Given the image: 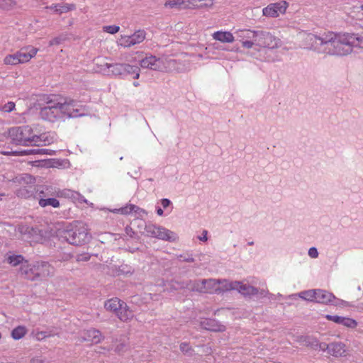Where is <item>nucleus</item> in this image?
Here are the masks:
<instances>
[{"label":"nucleus","mask_w":363,"mask_h":363,"mask_svg":"<svg viewBox=\"0 0 363 363\" xmlns=\"http://www.w3.org/2000/svg\"><path fill=\"white\" fill-rule=\"evenodd\" d=\"M230 289L232 290H238L239 293L245 296H256L257 298H262L267 296L269 294L268 291L264 289H259L249 284H242L240 281H233L230 284Z\"/></svg>","instance_id":"423d86ee"},{"label":"nucleus","mask_w":363,"mask_h":363,"mask_svg":"<svg viewBox=\"0 0 363 363\" xmlns=\"http://www.w3.org/2000/svg\"><path fill=\"white\" fill-rule=\"evenodd\" d=\"M15 108V104L13 102H8L4 105L2 110L5 112L9 113Z\"/></svg>","instance_id":"5fc2aeb1"},{"label":"nucleus","mask_w":363,"mask_h":363,"mask_svg":"<svg viewBox=\"0 0 363 363\" xmlns=\"http://www.w3.org/2000/svg\"><path fill=\"white\" fill-rule=\"evenodd\" d=\"M79 194L76 191H72L70 189H60L57 188V194L56 196L59 198H67V199H75L76 196H78Z\"/></svg>","instance_id":"e433bc0d"},{"label":"nucleus","mask_w":363,"mask_h":363,"mask_svg":"<svg viewBox=\"0 0 363 363\" xmlns=\"http://www.w3.org/2000/svg\"><path fill=\"white\" fill-rule=\"evenodd\" d=\"M135 208V205L130 204L125 207H123L120 209V211L122 214L128 215L133 212V210H134Z\"/></svg>","instance_id":"864d4df0"},{"label":"nucleus","mask_w":363,"mask_h":363,"mask_svg":"<svg viewBox=\"0 0 363 363\" xmlns=\"http://www.w3.org/2000/svg\"><path fill=\"white\" fill-rule=\"evenodd\" d=\"M156 212H157V215L160 216H163V214H164L163 210L160 206H156Z\"/></svg>","instance_id":"774afa93"},{"label":"nucleus","mask_w":363,"mask_h":363,"mask_svg":"<svg viewBox=\"0 0 363 363\" xmlns=\"http://www.w3.org/2000/svg\"><path fill=\"white\" fill-rule=\"evenodd\" d=\"M172 203L171 201L168 199H161V204L164 208H167Z\"/></svg>","instance_id":"e2e57ef3"},{"label":"nucleus","mask_w":363,"mask_h":363,"mask_svg":"<svg viewBox=\"0 0 363 363\" xmlns=\"http://www.w3.org/2000/svg\"><path fill=\"white\" fill-rule=\"evenodd\" d=\"M4 62L6 65H16L19 63H21V59L18 57V52L13 55H7L4 60Z\"/></svg>","instance_id":"ea45409f"},{"label":"nucleus","mask_w":363,"mask_h":363,"mask_svg":"<svg viewBox=\"0 0 363 363\" xmlns=\"http://www.w3.org/2000/svg\"><path fill=\"white\" fill-rule=\"evenodd\" d=\"M27 333V329L25 326L18 325L13 328L11 331V337L16 340L21 339Z\"/></svg>","instance_id":"f704fd0d"},{"label":"nucleus","mask_w":363,"mask_h":363,"mask_svg":"<svg viewBox=\"0 0 363 363\" xmlns=\"http://www.w3.org/2000/svg\"><path fill=\"white\" fill-rule=\"evenodd\" d=\"M119 29L120 27L116 25L106 26L103 27V30L110 34H115L118 33L119 31Z\"/></svg>","instance_id":"49530a36"},{"label":"nucleus","mask_w":363,"mask_h":363,"mask_svg":"<svg viewBox=\"0 0 363 363\" xmlns=\"http://www.w3.org/2000/svg\"><path fill=\"white\" fill-rule=\"evenodd\" d=\"M350 35H352L353 40L352 43L354 44L352 45L353 47H359L363 48V37L359 36L358 34L355 33H350Z\"/></svg>","instance_id":"c03bdc74"},{"label":"nucleus","mask_w":363,"mask_h":363,"mask_svg":"<svg viewBox=\"0 0 363 363\" xmlns=\"http://www.w3.org/2000/svg\"><path fill=\"white\" fill-rule=\"evenodd\" d=\"M213 38L222 43H233L235 40L233 35L229 31H216L213 34Z\"/></svg>","instance_id":"cd10ccee"},{"label":"nucleus","mask_w":363,"mask_h":363,"mask_svg":"<svg viewBox=\"0 0 363 363\" xmlns=\"http://www.w3.org/2000/svg\"><path fill=\"white\" fill-rule=\"evenodd\" d=\"M241 43L242 47L247 49L252 48L253 45L256 46V41H255V38L242 40Z\"/></svg>","instance_id":"603ef678"},{"label":"nucleus","mask_w":363,"mask_h":363,"mask_svg":"<svg viewBox=\"0 0 363 363\" xmlns=\"http://www.w3.org/2000/svg\"><path fill=\"white\" fill-rule=\"evenodd\" d=\"M126 347L127 346L125 343L121 342L116 345V347L115 348V352H116L118 353L123 352L125 350Z\"/></svg>","instance_id":"052dcab7"},{"label":"nucleus","mask_w":363,"mask_h":363,"mask_svg":"<svg viewBox=\"0 0 363 363\" xmlns=\"http://www.w3.org/2000/svg\"><path fill=\"white\" fill-rule=\"evenodd\" d=\"M125 231L128 235H129L130 238H133L135 236V231L132 229L130 226H126L125 228Z\"/></svg>","instance_id":"680f3d73"},{"label":"nucleus","mask_w":363,"mask_h":363,"mask_svg":"<svg viewBox=\"0 0 363 363\" xmlns=\"http://www.w3.org/2000/svg\"><path fill=\"white\" fill-rule=\"evenodd\" d=\"M157 238L159 240L173 242L178 240V236L174 232L163 227V230L158 231Z\"/></svg>","instance_id":"a878e982"},{"label":"nucleus","mask_w":363,"mask_h":363,"mask_svg":"<svg viewBox=\"0 0 363 363\" xmlns=\"http://www.w3.org/2000/svg\"><path fill=\"white\" fill-rule=\"evenodd\" d=\"M315 294H316V289H310V290L303 291L298 294H293V295H291V296L294 297V298L300 297L301 298H302L303 300H306L308 301H311V302H315Z\"/></svg>","instance_id":"c756f323"},{"label":"nucleus","mask_w":363,"mask_h":363,"mask_svg":"<svg viewBox=\"0 0 363 363\" xmlns=\"http://www.w3.org/2000/svg\"><path fill=\"white\" fill-rule=\"evenodd\" d=\"M35 271L36 281H43L54 274V267L48 262L36 261L33 262Z\"/></svg>","instance_id":"6e6552de"},{"label":"nucleus","mask_w":363,"mask_h":363,"mask_svg":"<svg viewBox=\"0 0 363 363\" xmlns=\"http://www.w3.org/2000/svg\"><path fill=\"white\" fill-rule=\"evenodd\" d=\"M133 224H136L139 230L144 229L145 230V225H147V223L143 219H135Z\"/></svg>","instance_id":"6e6d98bb"},{"label":"nucleus","mask_w":363,"mask_h":363,"mask_svg":"<svg viewBox=\"0 0 363 363\" xmlns=\"http://www.w3.org/2000/svg\"><path fill=\"white\" fill-rule=\"evenodd\" d=\"M180 350L185 354L192 355L194 349L189 345V343L184 342L179 345Z\"/></svg>","instance_id":"37998d69"},{"label":"nucleus","mask_w":363,"mask_h":363,"mask_svg":"<svg viewBox=\"0 0 363 363\" xmlns=\"http://www.w3.org/2000/svg\"><path fill=\"white\" fill-rule=\"evenodd\" d=\"M123 301H121L118 298H113L105 301L104 308L107 311L113 312L117 315L118 310L121 308V306H123Z\"/></svg>","instance_id":"393cba45"},{"label":"nucleus","mask_w":363,"mask_h":363,"mask_svg":"<svg viewBox=\"0 0 363 363\" xmlns=\"http://www.w3.org/2000/svg\"><path fill=\"white\" fill-rule=\"evenodd\" d=\"M116 316L123 322H128L133 319L134 316L133 311L127 305L125 302H123L121 308L118 310Z\"/></svg>","instance_id":"5701e85b"},{"label":"nucleus","mask_w":363,"mask_h":363,"mask_svg":"<svg viewBox=\"0 0 363 363\" xmlns=\"http://www.w3.org/2000/svg\"><path fill=\"white\" fill-rule=\"evenodd\" d=\"M186 0H170L165 3V6H169L170 8H179L185 9L184 6L187 4Z\"/></svg>","instance_id":"a19ab883"},{"label":"nucleus","mask_w":363,"mask_h":363,"mask_svg":"<svg viewBox=\"0 0 363 363\" xmlns=\"http://www.w3.org/2000/svg\"><path fill=\"white\" fill-rule=\"evenodd\" d=\"M51 9H54L55 12L57 13H62L74 10L76 9V6L73 4H56L53 6H52Z\"/></svg>","instance_id":"72a5a7b5"},{"label":"nucleus","mask_w":363,"mask_h":363,"mask_svg":"<svg viewBox=\"0 0 363 363\" xmlns=\"http://www.w3.org/2000/svg\"><path fill=\"white\" fill-rule=\"evenodd\" d=\"M38 137H40V138L38 139L39 141L37 143V144H33V146L42 145L43 143L44 145H45L46 143H50L51 140L48 139V137L45 134H41L40 135H38Z\"/></svg>","instance_id":"8fccbe9b"},{"label":"nucleus","mask_w":363,"mask_h":363,"mask_svg":"<svg viewBox=\"0 0 363 363\" xmlns=\"http://www.w3.org/2000/svg\"><path fill=\"white\" fill-rule=\"evenodd\" d=\"M163 230V227L160 225H156L153 223H148L145 225V235L147 237H152L157 238L158 231Z\"/></svg>","instance_id":"473e14b6"},{"label":"nucleus","mask_w":363,"mask_h":363,"mask_svg":"<svg viewBox=\"0 0 363 363\" xmlns=\"http://www.w3.org/2000/svg\"><path fill=\"white\" fill-rule=\"evenodd\" d=\"M61 41H62V39L60 37H56L50 41V45H59V44H60Z\"/></svg>","instance_id":"0e129e2a"},{"label":"nucleus","mask_w":363,"mask_h":363,"mask_svg":"<svg viewBox=\"0 0 363 363\" xmlns=\"http://www.w3.org/2000/svg\"><path fill=\"white\" fill-rule=\"evenodd\" d=\"M329 354L335 357L345 356V345L341 342H333L330 343Z\"/></svg>","instance_id":"412c9836"},{"label":"nucleus","mask_w":363,"mask_h":363,"mask_svg":"<svg viewBox=\"0 0 363 363\" xmlns=\"http://www.w3.org/2000/svg\"><path fill=\"white\" fill-rule=\"evenodd\" d=\"M352 35L350 33H325L321 36L308 33L305 38L307 48L318 53L344 56L352 51Z\"/></svg>","instance_id":"f257e3e1"},{"label":"nucleus","mask_w":363,"mask_h":363,"mask_svg":"<svg viewBox=\"0 0 363 363\" xmlns=\"http://www.w3.org/2000/svg\"><path fill=\"white\" fill-rule=\"evenodd\" d=\"M89 109L86 106L78 104L72 110V113L69 115V118H77L88 115Z\"/></svg>","instance_id":"2f4dec72"},{"label":"nucleus","mask_w":363,"mask_h":363,"mask_svg":"<svg viewBox=\"0 0 363 363\" xmlns=\"http://www.w3.org/2000/svg\"><path fill=\"white\" fill-rule=\"evenodd\" d=\"M207 234H208V232L207 230H204L202 233V235L199 237V239L201 240V241H203V242H206L207 240H208V238H207Z\"/></svg>","instance_id":"338daca9"},{"label":"nucleus","mask_w":363,"mask_h":363,"mask_svg":"<svg viewBox=\"0 0 363 363\" xmlns=\"http://www.w3.org/2000/svg\"><path fill=\"white\" fill-rule=\"evenodd\" d=\"M302 342L306 347L313 350H318V339L313 336H304L301 337Z\"/></svg>","instance_id":"58836bf2"},{"label":"nucleus","mask_w":363,"mask_h":363,"mask_svg":"<svg viewBox=\"0 0 363 363\" xmlns=\"http://www.w3.org/2000/svg\"><path fill=\"white\" fill-rule=\"evenodd\" d=\"M17 179L21 186L34 185L35 183V177L28 174H23L19 177H17Z\"/></svg>","instance_id":"4c0bfd02"},{"label":"nucleus","mask_w":363,"mask_h":363,"mask_svg":"<svg viewBox=\"0 0 363 363\" xmlns=\"http://www.w3.org/2000/svg\"><path fill=\"white\" fill-rule=\"evenodd\" d=\"M16 4L15 0H0V9L2 10L9 11L12 9Z\"/></svg>","instance_id":"79ce46f5"},{"label":"nucleus","mask_w":363,"mask_h":363,"mask_svg":"<svg viewBox=\"0 0 363 363\" xmlns=\"http://www.w3.org/2000/svg\"><path fill=\"white\" fill-rule=\"evenodd\" d=\"M30 363H52L50 361L45 358H41L40 357H35L30 359Z\"/></svg>","instance_id":"13d9d810"},{"label":"nucleus","mask_w":363,"mask_h":363,"mask_svg":"<svg viewBox=\"0 0 363 363\" xmlns=\"http://www.w3.org/2000/svg\"><path fill=\"white\" fill-rule=\"evenodd\" d=\"M91 258V255L87 252L78 254L76 255V260L78 262H88Z\"/></svg>","instance_id":"de8ad7c7"},{"label":"nucleus","mask_w":363,"mask_h":363,"mask_svg":"<svg viewBox=\"0 0 363 363\" xmlns=\"http://www.w3.org/2000/svg\"><path fill=\"white\" fill-rule=\"evenodd\" d=\"M14 155H55V151L48 149H28L22 151H15L13 152Z\"/></svg>","instance_id":"b1692460"},{"label":"nucleus","mask_w":363,"mask_h":363,"mask_svg":"<svg viewBox=\"0 0 363 363\" xmlns=\"http://www.w3.org/2000/svg\"><path fill=\"white\" fill-rule=\"evenodd\" d=\"M40 116L43 120L52 123L60 119H62L60 101L53 99L48 98L46 105L40 108Z\"/></svg>","instance_id":"39448f33"},{"label":"nucleus","mask_w":363,"mask_h":363,"mask_svg":"<svg viewBox=\"0 0 363 363\" xmlns=\"http://www.w3.org/2000/svg\"><path fill=\"white\" fill-rule=\"evenodd\" d=\"M213 279H199L194 281H190L191 290L193 291H197L200 293L208 292V287L205 286V284L213 283Z\"/></svg>","instance_id":"aec40b11"},{"label":"nucleus","mask_w":363,"mask_h":363,"mask_svg":"<svg viewBox=\"0 0 363 363\" xmlns=\"http://www.w3.org/2000/svg\"><path fill=\"white\" fill-rule=\"evenodd\" d=\"M104 337L101 333L95 328H90L87 330L84 331L82 336L83 341L90 342L91 344H98L104 340Z\"/></svg>","instance_id":"ddd939ff"},{"label":"nucleus","mask_w":363,"mask_h":363,"mask_svg":"<svg viewBox=\"0 0 363 363\" xmlns=\"http://www.w3.org/2000/svg\"><path fill=\"white\" fill-rule=\"evenodd\" d=\"M38 198L56 196L57 187L52 185H40L37 186Z\"/></svg>","instance_id":"6ab92c4d"},{"label":"nucleus","mask_w":363,"mask_h":363,"mask_svg":"<svg viewBox=\"0 0 363 363\" xmlns=\"http://www.w3.org/2000/svg\"><path fill=\"white\" fill-rule=\"evenodd\" d=\"M133 212L135 213L136 214H138L139 216H141V213H146L145 211L138 206H135V208L134 210H133Z\"/></svg>","instance_id":"69168bd1"},{"label":"nucleus","mask_w":363,"mask_h":363,"mask_svg":"<svg viewBox=\"0 0 363 363\" xmlns=\"http://www.w3.org/2000/svg\"><path fill=\"white\" fill-rule=\"evenodd\" d=\"M186 1L188 4L184 6V8L188 9L211 7L213 4V0H186Z\"/></svg>","instance_id":"bb28decb"},{"label":"nucleus","mask_w":363,"mask_h":363,"mask_svg":"<svg viewBox=\"0 0 363 363\" xmlns=\"http://www.w3.org/2000/svg\"><path fill=\"white\" fill-rule=\"evenodd\" d=\"M38 50L33 47H26L21 48L18 51V57L21 59V63H25L28 62L32 57H33Z\"/></svg>","instance_id":"4be33fe9"},{"label":"nucleus","mask_w":363,"mask_h":363,"mask_svg":"<svg viewBox=\"0 0 363 363\" xmlns=\"http://www.w3.org/2000/svg\"><path fill=\"white\" fill-rule=\"evenodd\" d=\"M331 305H333V306H343V307H352L354 306L353 304H352L351 303L348 302V301H344V300H342V299H340V298H337L336 297V299L334 300V301L332 303Z\"/></svg>","instance_id":"a18cd8bd"},{"label":"nucleus","mask_w":363,"mask_h":363,"mask_svg":"<svg viewBox=\"0 0 363 363\" xmlns=\"http://www.w3.org/2000/svg\"><path fill=\"white\" fill-rule=\"evenodd\" d=\"M178 259L181 262H194L195 261L194 258L192 257V255H179L178 256Z\"/></svg>","instance_id":"3c124183"},{"label":"nucleus","mask_w":363,"mask_h":363,"mask_svg":"<svg viewBox=\"0 0 363 363\" xmlns=\"http://www.w3.org/2000/svg\"><path fill=\"white\" fill-rule=\"evenodd\" d=\"M29 233L32 235H35L38 236L37 238V241H40L43 239L44 232H43V230L39 229L37 227L32 228Z\"/></svg>","instance_id":"09e8293b"},{"label":"nucleus","mask_w":363,"mask_h":363,"mask_svg":"<svg viewBox=\"0 0 363 363\" xmlns=\"http://www.w3.org/2000/svg\"><path fill=\"white\" fill-rule=\"evenodd\" d=\"M140 65L143 68L154 71H161L164 64L160 58L151 54H146V56L140 61Z\"/></svg>","instance_id":"1a4fd4ad"},{"label":"nucleus","mask_w":363,"mask_h":363,"mask_svg":"<svg viewBox=\"0 0 363 363\" xmlns=\"http://www.w3.org/2000/svg\"><path fill=\"white\" fill-rule=\"evenodd\" d=\"M256 46L273 49L278 46L279 39L277 38L270 32L264 30H255Z\"/></svg>","instance_id":"0eeeda50"},{"label":"nucleus","mask_w":363,"mask_h":363,"mask_svg":"<svg viewBox=\"0 0 363 363\" xmlns=\"http://www.w3.org/2000/svg\"><path fill=\"white\" fill-rule=\"evenodd\" d=\"M105 66L109 69L113 75L124 78L133 75V79H138L140 69L138 66L131 65L127 63H106Z\"/></svg>","instance_id":"20e7f679"},{"label":"nucleus","mask_w":363,"mask_h":363,"mask_svg":"<svg viewBox=\"0 0 363 363\" xmlns=\"http://www.w3.org/2000/svg\"><path fill=\"white\" fill-rule=\"evenodd\" d=\"M57 196H50L48 198H38L40 206L45 208L50 206L53 208H58L60 206V201L56 199Z\"/></svg>","instance_id":"c85d7f7f"},{"label":"nucleus","mask_w":363,"mask_h":363,"mask_svg":"<svg viewBox=\"0 0 363 363\" xmlns=\"http://www.w3.org/2000/svg\"><path fill=\"white\" fill-rule=\"evenodd\" d=\"M39 138L29 125L15 126L8 130L10 143L16 145L33 146V144H37Z\"/></svg>","instance_id":"7ed1b4c3"},{"label":"nucleus","mask_w":363,"mask_h":363,"mask_svg":"<svg viewBox=\"0 0 363 363\" xmlns=\"http://www.w3.org/2000/svg\"><path fill=\"white\" fill-rule=\"evenodd\" d=\"M18 273L21 275V277H22L25 279L31 281H36V275L35 271H34L33 264H29L28 260L25 261L23 265H21Z\"/></svg>","instance_id":"2eb2a0df"},{"label":"nucleus","mask_w":363,"mask_h":363,"mask_svg":"<svg viewBox=\"0 0 363 363\" xmlns=\"http://www.w3.org/2000/svg\"><path fill=\"white\" fill-rule=\"evenodd\" d=\"M330 343L327 344L325 342H318V350H320L323 352L327 351V352L329 354L330 352Z\"/></svg>","instance_id":"4d7b16f0"},{"label":"nucleus","mask_w":363,"mask_h":363,"mask_svg":"<svg viewBox=\"0 0 363 363\" xmlns=\"http://www.w3.org/2000/svg\"><path fill=\"white\" fill-rule=\"evenodd\" d=\"M199 325L201 328L212 332H223L226 328L220 324L219 321L213 318H203L200 321Z\"/></svg>","instance_id":"f8f14e48"},{"label":"nucleus","mask_w":363,"mask_h":363,"mask_svg":"<svg viewBox=\"0 0 363 363\" xmlns=\"http://www.w3.org/2000/svg\"><path fill=\"white\" fill-rule=\"evenodd\" d=\"M255 30L250 29L238 30L235 32L237 38L242 42V40L255 38Z\"/></svg>","instance_id":"7c9ffc66"},{"label":"nucleus","mask_w":363,"mask_h":363,"mask_svg":"<svg viewBox=\"0 0 363 363\" xmlns=\"http://www.w3.org/2000/svg\"><path fill=\"white\" fill-rule=\"evenodd\" d=\"M6 261L11 265L16 267L20 264L23 265V264H24V262L26 260L25 259L24 257L21 255H9L7 257Z\"/></svg>","instance_id":"c9c22d12"},{"label":"nucleus","mask_w":363,"mask_h":363,"mask_svg":"<svg viewBox=\"0 0 363 363\" xmlns=\"http://www.w3.org/2000/svg\"><path fill=\"white\" fill-rule=\"evenodd\" d=\"M288 4L283 1L281 2L270 4L262 10L263 15L267 17H277L279 13L286 12Z\"/></svg>","instance_id":"9b49d317"},{"label":"nucleus","mask_w":363,"mask_h":363,"mask_svg":"<svg viewBox=\"0 0 363 363\" xmlns=\"http://www.w3.org/2000/svg\"><path fill=\"white\" fill-rule=\"evenodd\" d=\"M308 255L311 258H316V257H318V250L315 247H311L309 249V250H308Z\"/></svg>","instance_id":"bf43d9fd"},{"label":"nucleus","mask_w":363,"mask_h":363,"mask_svg":"<svg viewBox=\"0 0 363 363\" xmlns=\"http://www.w3.org/2000/svg\"><path fill=\"white\" fill-rule=\"evenodd\" d=\"M76 105L77 101L72 99H65L63 102L60 101L62 120H64L65 118H70L69 115L72 113V110Z\"/></svg>","instance_id":"a211bd4d"},{"label":"nucleus","mask_w":363,"mask_h":363,"mask_svg":"<svg viewBox=\"0 0 363 363\" xmlns=\"http://www.w3.org/2000/svg\"><path fill=\"white\" fill-rule=\"evenodd\" d=\"M325 318L328 320L333 321L337 324L342 325L350 328H354L357 325V322L352 318L347 317H342L339 315H325Z\"/></svg>","instance_id":"dca6fc26"},{"label":"nucleus","mask_w":363,"mask_h":363,"mask_svg":"<svg viewBox=\"0 0 363 363\" xmlns=\"http://www.w3.org/2000/svg\"><path fill=\"white\" fill-rule=\"evenodd\" d=\"M336 296L326 290L316 289L315 302L325 305H331Z\"/></svg>","instance_id":"4468645a"},{"label":"nucleus","mask_w":363,"mask_h":363,"mask_svg":"<svg viewBox=\"0 0 363 363\" xmlns=\"http://www.w3.org/2000/svg\"><path fill=\"white\" fill-rule=\"evenodd\" d=\"M37 193V186L35 185H25L21 186L16 191V196L23 199L35 198L38 199Z\"/></svg>","instance_id":"f3484780"},{"label":"nucleus","mask_w":363,"mask_h":363,"mask_svg":"<svg viewBox=\"0 0 363 363\" xmlns=\"http://www.w3.org/2000/svg\"><path fill=\"white\" fill-rule=\"evenodd\" d=\"M56 235L59 240L76 246L84 245L91 238L85 225L79 221L69 223L63 228L58 229Z\"/></svg>","instance_id":"f03ea898"},{"label":"nucleus","mask_w":363,"mask_h":363,"mask_svg":"<svg viewBox=\"0 0 363 363\" xmlns=\"http://www.w3.org/2000/svg\"><path fill=\"white\" fill-rule=\"evenodd\" d=\"M146 33L144 30H138L133 35L122 37L120 45L123 47H131L142 43L145 39Z\"/></svg>","instance_id":"9d476101"}]
</instances>
